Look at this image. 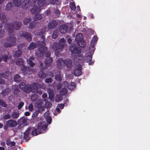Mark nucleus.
I'll list each match as a JSON object with an SVG mask.
<instances>
[{
	"instance_id": "obj_37",
	"label": "nucleus",
	"mask_w": 150,
	"mask_h": 150,
	"mask_svg": "<svg viewBox=\"0 0 150 150\" xmlns=\"http://www.w3.org/2000/svg\"><path fill=\"white\" fill-rule=\"evenodd\" d=\"M61 74L59 73L55 75V79L56 80L61 81L62 80V78L60 76Z\"/></svg>"
},
{
	"instance_id": "obj_18",
	"label": "nucleus",
	"mask_w": 150,
	"mask_h": 150,
	"mask_svg": "<svg viewBox=\"0 0 150 150\" xmlns=\"http://www.w3.org/2000/svg\"><path fill=\"white\" fill-rule=\"evenodd\" d=\"M21 36L25 37L28 41H30L32 38L30 35L26 32H23L20 33Z\"/></svg>"
},
{
	"instance_id": "obj_41",
	"label": "nucleus",
	"mask_w": 150,
	"mask_h": 150,
	"mask_svg": "<svg viewBox=\"0 0 150 150\" xmlns=\"http://www.w3.org/2000/svg\"><path fill=\"white\" fill-rule=\"evenodd\" d=\"M51 105L52 104L51 103L49 102H46L45 104V107L47 108H50L51 107Z\"/></svg>"
},
{
	"instance_id": "obj_4",
	"label": "nucleus",
	"mask_w": 150,
	"mask_h": 150,
	"mask_svg": "<svg viewBox=\"0 0 150 150\" xmlns=\"http://www.w3.org/2000/svg\"><path fill=\"white\" fill-rule=\"evenodd\" d=\"M75 40L78 44L81 47H83L85 42L83 40L82 35L81 33H78L76 35L75 37Z\"/></svg>"
},
{
	"instance_id": "obj_27",
	"label": "nucleus",
	"mask_w": 150,
	"mask_h": 150,
	"mask_svg": "<svg viewBox=\"0 0 150 150\" xmlns=\"http://www.w3.org/2000/svg\"><path fill=\"white\" fill-rule=\"evenodd\" d=\"M59 34L58 30H54L52 35V38L53 39L56 38L58 36Z\"/></svg>"
},
{
	"instance_id": "obj_15",
	"label": "nucleus",
	"mask_w": 150,
	"mask_h": 150,
	"mask_svg": "<svg viewBox=\"0 0 150 150\" xmlns=\"http://www.w3.org/2000/svg\"><path fill=\"white\" fill-rule=\"evenodd\" d=\"M57 25V23L56 21L53 20L49 22L48 24V28L50 29L54 28Z\"/></svg>"
},
{
	"instance_id": "obj_25",
	"label": "nucleus",
	"mask_w": 150,
	"mask_h": 150,
	"mask_svg": "<svg viewBox=\"0 0 150 150\" xmlns=\"http://www.w3.org/2000/svg\"><path fill=\"white\" fill-rule=\"evenodd\" d=\"M38 76L41 79H44L46 77V75L43 71H41L38 74Z\"/></svg>"
},
{
	"instance_id": "obj_47",
	"label": "nucleus",
	"mask_w": 150,
	"mask_h": 150,
	"mask_svg": "<svg viewBox=\"0 0 150 150\" xmlns=\"http://www.w3.org/2000/svg\"><path fill=\"white\" fill-rule=\"evenodd\" d=\"M7 144L10 146H14L15 144V143L13 142L12 141H9L7 143Z\"/></svg>"
},
{
	"instance_id": "obj_17",
	"label": "nucleus",
	"mask_w": 150,
	"mask_h": 150,
	"mask_svg": "<svg viewBox=\"0 0 150 150\" xmlns=\"http://www.w3.org/2000/svg\"><path fill=\"white\" fill-rule=\"evenodd\" d=\"M68 28V26L67 25H62L59 28V31L61 33H65L67 31Z\"/></svg>"
},
{
	"instance_id": "obj_44",
	"label": "nucleus",
	"mask_w": 150,
	"mask_h": 150,
	"mask_svg": "<svg viewBox=\"0 0 150 150\" xmlns=\"http://www.w3.org/2000/svg\"><path fill=\"white\" fill-rule=\"evenodd\" d=\"M2 28V26L0 24V38L3 37L4 34V31L1 29Z\"/></svg>"
},
{
	"instance_id": "obj_56",
	"label": "nucleus",
	"mask_w": 150,
	"mask_h": 150,
	"mask_svg": "<svg viewBox=\"0 0 150 150\" xmlns=\"http://www.w3.org/2000/svg\"><path fill=\"white\" fill-rule=\"evenodd\" d=\"M58 1V0H50V2L51 4H55L56 2Z\"/></svg>"
},
{
	"instance_id": "obj_61",
	"label": "nucleus",
	"mask_w": 150,
	"mask_h": 150,
	"mask_svg": "<svg viewBox=\"0 0 150 150\" xmlns=\"http://www.w3.org/2000/svg\"><path fill=\"white\" fill-rule=\"evenodd\" d=\"M71 38H69L68 39V42L69 44L71 43Z\"/></svg>"
},
{
	"instance_id": "obj_3",
	"label": "nucleus",
	"mask_w": 150,
	"mask_h": 150,
	"mask_svg": "<svg viewBox=\"0 0 150 150\" xmlns=\"http://www.w3.org/2000/svg\"><path fill=\"white\" fill-rule=\"evenodd\" d=\"M66 42L64 38L60 39L59 42H55L53 43L52 48L54 50H62L64 48Z\"/></svg>"
},
{
	"instance_id": "obj_6",
	"label": "nucleus",
	"mask_w": 150,
	"mask_h": 150,
	"mask_svg": "<svg viewBox=\"0 0 150 150\" xmlns=\"http://www.w3.org/2000/svg\"><path fill=\"white\" fill-rule=\"evenodd\" d=\"M48 125L45 122H41L38 124V134L46 132Z\"/></svg>"
},
{
	"instance_id": "obj_48",
	"label": "nucleus",
	"mask_w": 150,
	"mask_h": 150,
	"mask_svg": "<svg viewBox=\"0 0 150 150\" xmlns=\"http://www.w3.org/2000/svg\"><path fill=\"white\" fill-rule=\"evenodd\" d=\"M24 103L23 102H20L18 105V108L19 110H20L22 107L23 106Z\"/></svg>"
},
{
	"instance_id": "obj_22",
	"label": "nucleus",
	"mask_w": 150,
	"mask_h": 150,
	"mask_svg": "<svg viewBox=\"0 0 150 150\" xmlns=\"http://www.w3.org/2000/svg\"><path fill=\"white\" fill-rule=\"evenodd\" d=\"M76 84L74 82H71L68 84L67 88L70 90H72L76 86Z\"/></svg>"
},
{
	"instance_id": "obj_52",
	"label": "nucleus",
	"mask_w": 150,
	"mask_h": 150,
	"mask_svg": "<svg viewBox=\"0 0 150 150\" xmlns=\"http://www.w3.org/2000/svg\"><path fill=\"white\" fill-rule=\"evenodd\" d=\"M28 108L30 111L32 112L33 110V105L32 104H30L28 106Z\"/></svg>"
},
{
	"instance_id": "obj_21",
	"label": "nucleus",
	"mask_w": 150,
	"mask_h": 150,
	"mask_svg": "<svg viewBox=\"0 0 150 150\" xmlns=\"http://www.w3.org/2000/svg\"><path fill=\"white\" fill-rule=\"evenodd\" d=\"M30 131V128H28L24 133V137L26 140H28L29 139V134Z\"/></svg>"
},
{
	"instance_id": "obj_60",
	"label": "nucleus",
	"mask_w": 150,
	"mask_h": 150,
	"mask_svg": "<svg viewBox=\"0 0 150 150\" xmlns=\"http://www.w3.org/2000/svg\"><path fill=\"white\" fill-rule=\"evenodd\" d=\"M30 113L28 112H25V115L26 116H28L30 115Z\"/></svg>"
},
{
	"instance_id": "obj_10",
	"label": "nucleus",
	"mask_w": 150,
	"mask_h": 150,
	"mask_svg": "<svg viewBox=\"0 0 150 150\" xmlns=\"http://www.w3.org/2000/svg\"><path fill=\"white\" fill-rule=\"evenodd\" d=\"M94 51V50L91 49L90 50H89V52L87 53L88 55L86 56L85 59V61L86 62H88L92 60V54H93Z\"/></svg>"
},
{
	"instance_id": "obj_32",
	"label": "nucleus",
	"mask_w": 150,
	"mask_h": 150,
	"mask_svg": "<svg viewBox=\"0 0 150 150\" xmlns=\"http://www.w3.org/2000/svg\"><path fill=\"white\" fill-rule=\"evenodd\" d=\"M14 80L16 82H19L21 80V78H20L19 75L17 74L14 76Z\"/></svg>"
},
{
	"instance_id": "obj_45",
	"label": "nucleus",
	"mask_w": 150,
	"mask_h": 150,
	"mask_svg": "<svg viewBox=\"0 0 150 150\" xmlns=\"http://www.w3.org/2000/svg\"><path fill=\"white\" fill-rule=\"evenodd\" d=\"M8 74V75L10 74V72H7L4 74H1L0 76L2 77L6 78V77H8V76H7Z\"/></svg>"
},
{
	"instance_id": "obj_38",
	"label": "nucleus",
	"mask_w": 150,
	"mask_h": 150,
	"mask_svg": "<svg viewBox=\"0 0 150 150\" xmlns=\"http://www.w3.org/2000/svg\"><path fill=\"white\" fill-rule=\"evenodd\" d=\"M44 4V0H38V5L40 7H41V6H43Z\"/></svg>"
},
{
	"instance_id": "obj_11",
	"label": "nucleus",
	"mask_w": 150,
	"mask_h": 150,
	"mask_svg": "<svg viewBox=\"0 0 150 150\" xmlns=\"http://www.w3.org/2000/svg\"><path fill=\"white\" fill-rule=\"evenodd\" d=\"M44 116L45 117V120L49 124L51 123L52 119L51 117L50 116V114L49 110H47L44 115Z\"/></svg>"
},
{
	"instance_id": "obj_16",
	"label": "nucleus",
	"mask_w": 150,
	"mask_h": 150,
	"mask_svg": "<svg viewBox=\"0 0 150 150\" xmlns=\"http://www.w3.org/2000/svg\"><path fill=\"white\" fill-rule=\"evenodd\" d=\"M63 60L62 58H59L57 60V67L59 69H62L63 66Z\"/></svg>"
},
{
	"instance_id": "obj_40",
	"label": "nucleus",
	"mask_w": 150,
	"mask_h": 150,
	"mask_svg": "<svg viewBox=\"0 0 150 150\" xmlns=\"http://www.w3.org/2000/svg\"><path fill=\"white\" fill-rule=\"evenodd\" d=\"M31 21V19L30 18H25L23 21L24 24H27V23L30 22Z\"/></svg>"
},
{
	"instance_id": "obj_14",
	"label": "nucleus",
	"mask_w": 150,
	"mask_h": 150,
	"mask_svg": "<svg viewBox=\"0 0 150 150\" xmlns=\"http://www.w3.org/2000/svg\"><path fill=\"white\" fill-rule=\"evenodd\" d=\"M16 64L17 65H22V67H21V69L22 71H25L26 69V66H24L23 65V61L22 59L21 58L18 59V61L16 62Z\"/></svg>"
},
{
	"instance_id": "obj_30",
	"label": "nucleus",
	"mask_w": 150,
	"mask_h": 150,
	"mask_svg": "<svg viewBox=\"0 0 150 150\" xmlns=\"http://www.w3.org/2000/svg\"><path fill=\"white\" fill-rule=\"evenodd\" d=\"M45 109V107L43 106L39 105L38 103V114L39 112H42Z\"/></svg>"
},
{
	"instance_id": "obj_57",
	"label": "nucleus",
	"mask_w": 150,
	"mask_h": 150,
	"mask_svg": "<svg viewBox=\"0 0 150 150\" xmlns=\"http://www.w3.org/2000/svg\"><path fill=\"white\" fill-rule=\"evenodd\" d=\"M38 116V113L36 111L35 112H33V113L32 117L33 118H35Z\"/></svg>"
},
{
	"instance_id": "obj_59",
	"label": "nucleus",
	"mask_w": 150,
	"mask_h": 150,
	"mask_svg": "<svg viewBox=\"0 0 150 150\" xmlns=\"http://www.w3.org/2000/svg\"><path fill=\"white\" fill-rule=\"evenodd\" d=\"M47 95L46 93H44L42 95V98H45L47 97Z\"/></svg>"
},
{
	"instance_id": "obj_31",
	"label": "nucleus",
	"mask_w": 150,
	"mask_h": 150,
	"mask_svg": "<svg viewBox=\"0 0 150 150\" xmlns=\"http://www.w3.org/2000/svg\"><path fill=\"white\" fill-rule=\"evenodd\" d=\"M21 52L20 50H18L15 52L14 56V57H19L21 55Z\"/></svg>"
},
{
	"instance_id": "obj_34",
	"label": "nucleus",
	"mask_w": 150,
	"mask_h": 150,
	"mask_svg": "<svg viewBox=\"0 0 150 150\" xmlns=\"http://www.w3.org/2000/svg\"><path fill=\"white\" fill-rule=\"evenodd\" d=\"M36 47V45L34 43H31L28 47V49L30 50L33 49Z\"/></svg>"
},
{
	"instance_id": "obj_36",
	"label": "nucleus",
	"mask_w": 150,
	"mask_h": 150,
	"mask_svg": "<svg viewBox=\"0 0 150 150\" xmlns=\"http://www.w3.org/2000/svg\"><path fill=\"white\" fill-rule=\"evenodd\" d=\"M31 12L33 14H35V15L37 14L38 13L37 8L36 6L35 8H32L31 10Z\"/></svg>"
},
{
	"instance_id": "obj_53",
	"label": "nucleus",
	"mask_w": 150,
	"mask_h": 150,
	"mask_svg": "<svg viewBox=\"0 0 150 150\" xmlns=\"http://www.w3.org/2000/svg\"><path fill=\"white\" fill-rule=\"evenodd\" d=\"M31 134L33 135H37L38 134L37 129H34V130L32 131Z\"/></svg>"
},
{
	"instance_id": "obj_28",
	"label": "nucleus",
	"mask_w": 150,
	"mask_h": 150,
	"mask_svg": "<svg viewBox=\"0 0 150 150\" xmlns=\"http://www.w3.org/2000/svg\"><path fill=\"white\" fill-rule=\"evenodd\" d=\"M19 114L18 113L16 112H13L11 115L12 118L13 119L18 118L19 117Z\"/></svg>"
},
{
	"instance_id": "obj_20",
	"label": "nucleus",
	"mask_w": 150,
	"mask_h": 150,
	"mask_svg": "<svg viewBox=\"0 0 150 150\" xmlns=\"http://www.w3.org/2000/svg\"><path fill=\"white\" fill-rule=\"evenodd\" d=\"M22 5L24 8H28L30 5L29 0H25L22 3Z\"/></svg>"
},
{
	"instance_id": "obj_64",
	"label": "nucleus",
	"mask_w": 150,
	"mask_h": 150,
	"mask_svg": "<svg viewBox=\"0 0 150 150\" xmlns=\"http://www.w3.org/2000/svg\"><path fill=\"white\" fill-rule=\"evenodd\" d=\"M72 27H70L69 30H68V33H70V32L71 31V30H72Z\"/></svg>"
},
{
	"instance_id": "obj_50",
	"label": "nucleus",
	"mask_w": 150,
	"mask_h": 150,
	"mask_svg": "<svg viewBox=\"0 0 150 150\" xmlns=\"http://www.w3.org/2000/svg\"><path fill=\"white\" fill-rule=\"evenodd\" d=\"M9 59L8 57L6 55H4L2 58V59L4 62H7V60Z\"/></svg>"
},
{
	"instance_id": "obj_5",
	"label": "nucleus",
	"mask_w": 150,
	"mask_h": 150,
	"mask_svg": "<svg viewBox=\"0 0 150 150\" xmlns=\"http://www.w3.org/2000/svg\"><path fill=\"white\" fill-rule=\"evenodd\" d=\"M69 51L72 54H79L81 52V48L74 44L71 45L69 48Z\"/></svg>"
},
{
	"instance_id": "obj_43",
	"label": "nucleus",
	"mask_w": 150,
	"mask_h": 150,
	"mask_svg": "<svg viewBox=\"0 0 150 150\" xmlns=\"http://www.w3.org/2000/svg\"><path fill=\"white\" fill-rule=\"evenodd\" d=\"M0 105L4 107H6V103L3 100L1 99H0Z\"/></svg>"
},
{
	"instance_id": "obj_26",
	"label": "nucleus",
	"mask_w": 150,
	"mask_h": 150,
	"mask_svg": "<svg viewBox=\"0 0 150 150\" xmlns=\"http://www.w3.org/2000/svg\"><path fill=\"white\" fill-rule=\"evenodd\" d=\"M49 98L51 100L54 98V92L51 90L49 91L48 92Z\"/></svg>"
},
{
	"instance_id": "obj_58",
	"label": "nucleus",
	"mask_w": 150,
	"mask_h": 150,
	"mask_svg": "<svg viewBox=\"0 0 150 150\" xmlns=\"http://www.w3.org/2000/svg\"><path fill=\"white\" fill-rule=\"evenodd\" d=\"M42 18V16L40 14H38V20H40Z\"/></svg>"
},
{
	"instance_id": "obj_23",
	"label": "nucleus",
	"mask_w": 150,
	"mask_h": 150,
	"mask_svg": "<svg viewBox=\"0 0 150 150\" xmlns=\"http://www.w3.org/2000/svg\"><path fill=\"white\" fill-rule=\"evenodd\" d=\"M67 92V90L66 88H62L59 91L61 95L64 96L66 94Z\"/></svg>"
},
{
	"instance_id": "obj_2",
	"label": "nucleus",
	"mask_w": 150,
	"mask_h": 150,
	"mask_svg": "<svg viewBox=\"0 0 150 150\" xmlns=\"http://www.w3.org/2000/svg\"><path fill=\"white\" fill-rule=\"evenodd\" d=\"M21 23L20 22L15 23L13 24H8L7 25L6 29L8 32L9 36L7 38L8 42L4 44L6 47H10L16 45V39L14 36L15 35L13 34V28L16 30H18L21 28Z\"/></svg>"
},
{
	"instance_id": "obj_54",
	"label": "nucleus",
	"mask_w": 150,
	"mask_h": 150,
	"mask_svg": "<svg viewBox=\"0 0 150 150\" xmlns=\"http://www.w3.org/2000/svg\"><path fill=\"white\" fill-rule=\"evenodd\" d=\"M28 120L27 119H23V124L24 125H27Z\"/></svg>"
},
{
	"instance_id": "obj_51",
	"label": "nucleus",
	"mask_w": 150,
	"mask_h": 150,
	"mask_svg": "<svg viewBox=\"0 0 150 150\" xmlns=\"http://www.w3.org/2000/svg\"><path fill=\"white\" fill-rule=\"evenodd\" d=\"M11 117V115L9 114H6L4 115L3 118L4 119L7 120L10 118Z\"/></svg>"
},
{
	"instance_id": "obj_24",
	"label": "nucleus",
	"mask_w": 150,
	"mask_h": 150,
	"mask_svg": "<svg viewBox=\"0 0 150 150\" xmlns=\"http://www.w3.org/2000/svg\"><path fill=\"white\" fill-rule=\"evenodd\" d=\"M34 60V57H30L29 59L27 60L28 63L30 66H33L34 65V63L33 62V61Z\"/></svg>"
},
{
	"instance_id": "obj_19",
	"label": "nucleus",
	"mask_w": 150,
	"mask_h": 150,
	"mask_svg": "<svg viewBox=\"0 0 150 150\" xmlns=\"http://www.w3.org/2000/svg\"><path fill=\"white\" fill-rule=\"evenodd\" d=\"M29 88L30 89V91L34 92H36L38 91L37 84L34 83L31 86L30 85V87Z\"/></svg>"
},
{
	"instance_id": "obj_33",
	"label": "nucleus",
	"mask_w": 150,
	"mask_h": 150,
	"mask_svg": "<svg viewBox=\"0 0 150 150\" xmlns=\"http://www.w3.org/2000/svg\"><path fill=\"white\" fill-rule=\"evenodd\" d=\"M69 4L71 10L75 11L76 9V7L74 3L73 2H70Z\"/></svg>"
},
{
	"instance_id": "obj_35",
	"label": "nucleus",
	"mask_w": 150,
	"mask_h": 150,
	"mask_svg": "<svg viewBox=\"0 0 150 150\" xmlns=\"http://www.w3.org/2000/svg\"><path fill=\"white\" fill-rule=\"evenodd\" d=\"M12 3H8L6 5V9L7 10H10L11 9L12 6Z\"/></svg>"
},
{
	"instance_id": "obj_63",
	"label": "nucleus",
	"mask_w": 150,
	"mask_h": 150,
	"mask_svg": "<svg viewBox=\"0 0 150 150\" xmlns=\"http://www.w3.org/2000/svg\"><path fill=\"white\" fill-rule=\"evenodd\" d=\"M94 63L93 62H90L88 63V64L90 65H92Z\"/></svg>"
},
{
	"instance_id": "obj_9",
	"label": "nucleus",
	"mask_w": 150,
	"mask_h": 150,
	"mask_svg": "<svg viewBox=\"0 0 150 150\" xmlns=\"http://www.w3.org/2000/svg\"><path fill=\"white\" fill-rule=\"evenodd\" d=\"M63 64L64 66H65L67 68L70 69L72 66V62L71 60L69 59H67L63 60Z\"/></svg>"
},
{
	"instance_id": "obj_49",
	"label": "nucleus",
	"mask_w": 150,
	"mask_h": 150,
	"mask_svg": "<svg viewBox=\"0 0 150 150\" xmlns=\"http://www.w3.org/2000/svg\"><path fill=\"white\" fill-rule=\"evenodd\" d=\"M61 100V97L59 95H57L55 97V100L58 102Z\"/></svg>"
},
{
	"instance_id": "obj_8",
	"label": "nucleus",
	"mask_w": 150,
	"mask_h": 150,
	"mask_svg": "<svg viewBox=\"0 0 150 150\" xmlns=\"http://www.w3.org/2000/svg\"><path fill=\"white\" fill-rule=\"evenodd\" d=\"M19 86L21 89L24 91L26 92H30V89L29 88L30 87V85L29 84L25 85L24 83L22 82L20 83Z\"/></svg>"
},
{
	"instance_id": "obj_62",
	"label": "nucleus",
	"mask_w": 150,
	"mask_h": 150,
	"mask_svg": "<svg viewBox=\"0 0 150 150\" xmlns=\"http://www.w3.org/2000/svg\"><path fill=\"white\" fill-rule=\"evenodd\" d=\"M62 86L61 85H59L57 87V89H59Z\"/></svg>"
},
{
	"instance_id": "obj_1",
	"label": "nucleus",
	"mask_w": 150,
	"mask_h": 150,
	"mask_svg": "<svg viewBox=\"0 0 150 150\" xmlns=\"http://www.w3.org/2000/svg\"><path fill=\"white\" fill-rule=\"evenodd\" d=\"M46 31V28H43L41 30H40L38 33V35L40 37V41H38V51L40 52L39 55H38V57L40 56L42 57L45 55V56L47 57L44 60V63L46 67H49L52 64L53 60L51 57H50V53L48 50V48L45 47V38L44 35H43Z\"/></svg>"
},
{
	"instance_id": "obj_29",
	"label": "nucleus",
	"mask_w": 150,
	"mask_h": 150,
	"mask_svg": "<svg viewBox=\"0 0 150 150\" xmlns=\"http://www.w3.org/2000/svg\"><path fill=\"white\" fill-rule=\"evenodd\" d=\"M21 0H14L13 4L15 6L18 7L21 4Z\"/></svg>"
},
{
	"instance_id": "obj_42",
	"label": "nucleus",
	"mask_w": 150,
	"mask_h": 150,
	"mask_svg": "<svg viewBox=\"0 0 150 150\" xmlns=\"http://www.w3.org/2000/svg\"><path fill=\"white\" fill-rule=\"evenodd\" d=\"M53 81V80L51 78H49L48 79H46L45 80V82L47 83H51Z\"/></svg>"
},
{
	"instance_id": "obj_55",
	"label": "nucleus",
	"mask_w": 150,
	"mask_h": 150,
	"mask_svg": "<svg viewBox=\"0 0 150 150\" xmlns=\"http://www.w3.org/2000/svg\"><path fill=\"white\" fill-rule=\"evenodd\" d=\"M58 106L59 108L61 109H63L64 106V104L63 103H61L59 104Z\"/></svg>"
},
{
	"instance_id": "obj_39",
	"label": "nucleus",
	"mask_w": 150,
	"mask_h": 150,
	"mask_svg": "<svg viewBox=\"0 0 150 150\" xmlns=\"http://www.w3.org/2000/svg\"><path fill=\"white\" fill-rule=\"evenodd\" d=\"M37 95L36 94H33L31 96V100L32 101H35L37 99Z\"/></svg>"
},
{
	"instance_id": "obj_13",
	"label": "nucleus",
	"mask_w": 150,
	"mask_h": 150,
	"mask_svg": "<svg viewBox=\"0 0 150 150\" xmlns=\"http://www.w3.org/2000/svg\"><path fill=\"white\" fill-rule=\"evenodd\" d=\"M98 40V38L97 36H94L93 37L90 44V46L89 47L90 50L91 49L94 50V46L96 42Z\"/></svg>"
},
{
	"instance_id": "obj_46",
	"label": "nucleus",
	"mask_w": 150,
	"mask_h": 150,
	"mask_svg": "<svg viewBox=\"0 0 150 150\" xmlns=\"http://www.w3.org/2000/svg\"><path fill=\"white\" fill-rule=\"evenodd\" d=\"M54 13L56 16L57 17L59 16L60 14V11L59 10H56L54 11Z\"/></svg>"
},
{
	"instance_id": "obj_12",
	"label": "nucleus",
	"mask_w": 150,
	"mask_h": 150,
	"mask_svg": "<svg viewBox=\"0 0 150 150\" xmlns=\"http://www.w3.org/2000/svg\"><path fill=\"white\" fill-rule=\"evenodd\" d=\"M6 125L9 127H15L17 125V122L16 121L10 120L6 122Z\"/></svg>"
},
{
	"instance_id": "obj_7",
	"label": "nucleus",
	"mask_w": 150,
	"mask_h": 150,
	"mask_svg": "<svg viewBox=\"0 0 150 150\" xmlns=\"http://www.w3.org/2000/svg\"><path fill=\"white\" fill-rule=\"evenodd\" d=\"M82 66L81 64L77 65L74 71V74L76 76H79L82 74Z\"/></svg>"
}]
</instances>
